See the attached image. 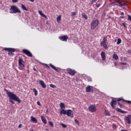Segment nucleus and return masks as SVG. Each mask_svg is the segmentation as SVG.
<instances>
[{
  "mask_svg": "<svg viewBox=\"0 0 131 131\" xmlns=\"http://www.w3.org/2000/svg\"><path fill=\"white\" fill-rule=\"evenodd\" d=\"M125 120H126V121L127 123H128V124H130V123H131V115H128V117H125Z\"/></svg>",
  "mask_w": 131,
  "mask_h": 131,
  "instance_id": "11",
  "label": "nucleus"
},
{
  "mask_svg": "<svg viewBox=\"0 0 131 131\" xmlns=\"http://www.w3.org/2000/svg\"><path fill=\"white\" fill-rule=\"evenodd\" d=\"M68 73L70 75L73 76L75 75V74L76 73V71L71 69H69L68 70Z\"/></svg>",
  "mask_w": 131,
  "mask_h": 131,
  "instance_id": "9",
  "label": "nucleus"
},
{
  "mask_svg": "<svg viewBox=\"0 0 131 131\" xmlns=\"http://www.w3.org/2000/svg\"><path fill=\"white\" fill-rule=\"evenodd\" d=\"M45 65L46 67H47V68H50V66H49L48 65V64L45 63Z\"/></svg>",
  "mask_w": 131,
  "mask_h": 131,
  "instance_id": "44",
  "label": "nucleus"
},
{
  "mask_svg": "<svg viewBox=\"0 0 131 131\" xmlns=\"http://www.w3.org/2000/svg\"><path fill=\"white\" fill-rule=\"evenodd\" d=\"M96 2H97V0H92L91 4L92 5H94V4H95V3H96Z\"/></svg>",
  "mask_w": 131,
  "mask_h": 131,
  "instance_id": "39",
  "label": "nucleus"
},
{
  "mask_svg": "<svg viewBox=\"0 0 131 131\" xmlns=\"http://www.w3.org/2000/svg\"><path fill=\"white\" fill-rule=\"evenodd\" d=\"M118 104L120 106V108H122V107H123V105H122V104H121V103H120V102H119L118 103Z\"/></svg>",
  "mask_w": 131,
  "mask_h": 131,
  "instance_id": "37",
  "label": "nucleus"
},
{
  "mask_svg": "<svg viewBox=\"0 0 131 131\" xmlns=\"http://www.w3.org/2000/svg\"><path fill=\"white\" fill-rule=\"evenodd\" d=\"M113 117H115V116H113Z\"/></svg>",
  "mask_w": 131,
  "mask_h": 131,
  "instance_id": "58",
  "label": "nucleus"
},
{
  "mask_svg": "<svg viewBox=\"0 0 131 131\" xmlns=\"http://www.w3.org/2000/svg\"><path fill=\"white\" fill-rule=\"evenodd\" d=\"M128 53H131V50H128Z\"/></svg>",
  "mask_w": 131,
  "mask_h": 131,
  "instance_id": "54",
  "label": "nucleus"
},
{
  "mask_svg": "<svg viewBox=\"0 0 131 131\" xmlns=\"http://www.w3.org/2000/svg\"><path fill=\"white\" fill-rule=\"evenodd\" d=\"M13 3H18V0H12Z\"/></svg>",
  "mask_w": 131,
  "mask_h": 131,
  "instance_id": "43",
  "label": "nucleus"
},
{
  "mask_svg": "<svg viewBox=\"0 0 131 131\" xmlns=\"http://www.w3.org/2000/svg\"><path fill=\"white\" fill-rule=\"evenodd\" d=\"M120 43H121V39L118 38L117 42V45H120Z\"/></svg>",
  "mask_w": 131,
  "mask_h": 131,
  "instance_id": "31",
  "label": "nucleus"
},
{
  "mask_svg": "<svg viewBox=\"0 0 131 131\" xmlns=\"http://www.w3.org/2000/svg\"><path fill=\"white\" fill-rule=\"evenodd\" d=\"M4 91L6 92L8 97L9 98V101L10 103H12V104H15V102H14V101H16L19 104L21 103V100L19 98V97L17 96L15 94L9 92L7 89H5ZM13 100L14 101H13Z\"/></svg>",
  "mask_w": 131,
  "mask_h": 131,
  "instance_id": "1",
  "label": "nucleus"
},
{
  "mask_svg": "<svg viewBox=\"0 0 131 131\" xmlns=\"http://www.w3.org/2000/svg\"><path fill=\"white\" fill-rule=\"evenodd\" d=\"M120 15H121V16H123V15H124V13H123V12H121V13H120Z\"/></svg>",
  "mask_w": 131,
  "mask_h": 131,
  "instance_id": "47",
  "label": "nucleus"
},
{
  "mask_svg": "<svg viewBox=\"0 0 131 131\" xmlns=\"http://www.w3.org/2000/svg\"><path fill=\"white\" fill-rule=\"evenodd\" d=\"M60 40H62V41H67V39H68V36L64 35L63 36H60L59 37Z\"/></svg>",
  "mask_w": 131,
  "mask_h": 131,
  "instance_id": "12",
  "label": "nucleus"
},
{
  "mask_svg": "<svg viewBox=\"0 0 131 131\" xmlns=\"http://www.w3.org/2000/svg\"><path fill=\"white\" fill-rule=\"evenodd\" d=\"M100 6H101V4L99 3L98 4H97L96 5V8H99L100 7Z\"/></svg>",
  "mask_w": 131,
  "mask_h": 131,
  "instance_id": "42",
  "label": "nucleus"
},
{
  "mask_svg": "<svg viewBox=\"0 0 131 131\" xmlns=\"http://www.w3.org/2000/svg\"><path fill=\"white\" fill-rule=\"evenodd\" d=\"M74 121L75 123H76V124H78V125H79V122L78 121V120H77V119H75Z\"/></svg>",
  "mask_w": 131,
  "mask_h": 131,
  "instance_id": "36",
  "label": "nucleus"
},
{
  "mask_svg": "<svg viewBox=\"0 0 131 131\" xmlns=\"http://www.w3.org/2000/svg\"><path fill=\"white\" fill-rule=\"evenodd\" d=\"M82 18H84V19L88 20V15L86 14H82Z\"/></svg>",
  "mask_w": 131,
  "mask_h": 131,
  "instance_id": "30",
  "label": "nucleus"
},
{
  "mask_svg": "<svg viewBox=\"0 0 131 131\" xmlns=\"http://www.w3.org/2000/svg\"><path fill=\"white\" fill-rule=\"evenodd\" d=\"M46 130H49V129L46 128Z\"/></svg>",
  "mask_w": 131,
  "mask_h": 131,
  "instance_id": "56",
  "label": "nucleus"
},
{
  "mask_svg": "<svg viewBox=\"0 0 131 131\" xmlns=\"http://www.w3.org/2000/svg\"><path fill=\"white\" fill-rule=\"evenodd\" d=\"M23 53L25 54V55H27L28 57H32V54H31V52H30L28 50L23 49Z\"/></svg>",
  "mask_w": 131,
  "mask_h": 131,
  "instance_id": "8",
  "label": "nucleus"
},
{
  "mask_svg": "<svg viewBox=\"0 0 131 131\" xmlns=\"http://www.w3.org/2000/svg\"><path fill=\"white\" fill-rule=\"evenodd\" d=\"M124 102H125L126 103H128V104H131V101L129 100H124Z\"/></svg>",
  "mask_w": 131,
  "mask_h": 131,
  "instance_id": "38",
  "label": "nucleus"
},
{
  "mask_svg": "<svg viewBox=\"0 0 131 131\" xmlns=\"http://www.w3.org/2000/svg\"><path fill=\"white\" fill-rule=\"evenodd\" d=\"M31 131H33V130H31Z\"/></svg>",
  "mask_w": 131,
  "mask_h": 131,
  "instance_id": "59",
  "label": "nucleus"
},
{
  "mask_svg": "<svg viewBox=\"0 0 131 131\" xmlns=\"http://www.w3.org/2000/svg\"><path fill=\"white\" fill-rule=\"evenodd\" d=\"M115 105H116V100H114L112 99V101L111 102V106H112L113 109L115 108Z\"/></svg>",
  "mask_w": 131,
  "mask_h": 131,
  "instance_id": "14",
  "label": "nucleus"
},
{
  "mask_svg": "<svg viewBox=\"0 0 131 131\" xmlns=\"http://www.w3.org/2000/svg\"><path fill=\"white\" fill-rule=\"evenodd\" d=\"M18 68L20 70H24L25 69V65L24 64V60L22 57H19L18 59Z\"/></svg>",
  "mask_w": 131,
  "mask_h": 131,
  "instance_id": "4",
  "label": "nucleus"
},
{
  "mask_svg": "<svg viewBox=\"0 0 131 131\" xmlns=\"http://www.w3.org/2000/svg\"><path fill=\"white\" fill-rule=\"evenodd\" d=\"M122 25H123V26H124V27L125 28V27H126L125 26L126 25V24H125V23H124L122 24Z\"/></svg>",
  "mask_w": 131,
  "mask_h": 131,
  "instance_id": "45",
  "label": "nucleus"
},
{
  "mask_svg": "<svg viewBox=\"0 0 131 131\" xmlns=\"http://www.w3.org/2000/svg\"><path fill=\"white\" fill-rule=\"evenodd\" d=\"M33 70L34 71H36V72H37V70H36V69L33 68Z\"/></svg>",
  "mask_w": 131,
  "mask_h": 131,
  "instance_id": "51",
  "label": "nucleus"
},
{
  "mask_svg": "<svg viewBox=\"0 0 131 131\" xmlns=\"http://www.w3.org/2000/svg\"><path fill=\"white\" fill-rule=\"evenodd\" d=\"M86 93H93L94 88L92 86H88L86 87Z\"/></svg>",
  "mask_w": 131,
  "mask_h": 131,
  "instance_id": "10",
  "label": "nucleus"
},
{
  "mask_svg": "<svg viewBox=\"0 0 131 131\" xmlns=\"http://www.w3.org/2000/svg\"><path fill=\"white\" fill-rule=\"evenodd\" d=\"M50 88H52V89H55L56 88V85L53 84H50Z\"/></svg>",
  "mask_w": 131,
  "mask_h": 131,
  "instance_id": "34",
  "label": "nucleus"
},
{
  "mask_svg": "<svg viewBox=\"0 0 131 131\" xmlns=\"http://www.w3.org/2000/svg\"><path fill=\"white\" fill-rule=\"evenodd\" d=\"M33 91L34 92L35 96H37V95L38 94V92H37V90H36V89H35V88H34L33 89Z\"/></svg>",
  "mask_w": 131,
  "mask_h": 131,
  "instance_id": "27",
  "label": "nucleus"
},
{
  "mask_svg": "<svg viewBox=\"0 0 131 131\" xmlns=\"http://www.w3.org/2000/svg\"><path fill=\"white\" fill-rule=\"evenodd\" d=\"M38 13H39V14L40 15V16H41V17H43L44 18H47V16H46V15H45V14H43V13H42V11H38Z\"/></svg>",
  "mask_w": 131,
  "mask_h": 131,
  "instance_id": "24",
  "label": "nucleus"
},
{
  "mask_svg": "<svg viewBox=\"0 0 131 131\" xmlns=\"http://www.w3.org/2000/svg\"><path fill=\"white\" fill-rule=\"evenodd\" d=\"M48 123L50 125V126H51V127H53V126H54V124L52 121H49Z\"/></svg>",
  "mask_w": 131,
  "mask_h": 131,
  "instance_id": "33",
  "label": "nucleus"
},
{
  "mask_svg": "<svg viewBox=\"0 0 131 131\" xmlns=\"http://www.w3.org/2000/svg\"><path fill=\"white\" fill-rule=\"evenodd\" d=\"M76 15V13L75 12H72V16H75Z\"/></svg>",
  "mask_w": 131,
  "mask_h": 131,
  "instance_id": "40",
  "label": "nucleus"
},
{
  "mask_svg": "<svg viewBox=\"0 0 131 131\" xmlns=\"http://www.w3.org/2000/svg\"><path fill=\"white\" fill-rule=\"evenodd\" d=\"M19 128H21L22 127V124H20L18 126Z\"/></svg>",
  "mask_w": 131,
  "mask_h": 131,
  "instance_id": "46",
  "label": "nucleus"
},
{
  "mask_svg": "<svg viewBox=\"0 0 131 131\" xmlns=\"http://www.w3.org/2000/svg\"><path fill=\"white\" fill-rule=\"evenodd\" d=\"M119 5L121 6V7H125V6H127V4L125 3H122L121 2H118Z\"/></svg>",
  "mask_w": 131,
  "mask_h": 131,
  "instance_id": "21",
  "label": "nucleus"
},
{
  "mask_svg": "<svg viewBox=\"0 0 131 131\" xmlns=\"http://www.w3.org/2000/svg\"><path fill=\"white\" fill-rule=\"evenodd\" d=\"M4 51H6L8 52V55L9 56H14V52H15V49L14 48H4Z\"/></svg>",
  "mask_w": 131,
  "mask_h": 131,
  "instance_id": "6",
  "label": "nucleus"
},
{
  "mask_svg": "<svg viewBox=\"0 0 131 131\" xmlns=\"http://www.w3.org/2000/svg\"><path fill=\"white\" fill-rule=\"evenodd\" d=\"M60 113L61 115H62V114H64V115H67L69 117H73V111L71 110H66L62 109L60 111Z\"/></svg>",
  "mask_w": 131,
  "mask_h": 131,
  "instance_id": "2",
  "label": "nucleus"
},
{
  "mask_svg": "<svg viewBox=\"0 0 131 131\" xmlns=\"http://www.w3.org/2000/svg\"><path fill=\"white\" fill-rule=\"evenodd\" d=\"M104 114L105 115H106V116H110L111 115L110 114V113H109V112H108V111H104Z\"/></svg>",
  "mask_w": 131,
  "mask_h": 131,
  "instance_id": "29",
  "label": "nucleus"
},
{
  "mask_svg": "<svg viewBox=\"0 0 131 131\" xmlns=\"http://www.w3.org/2000/svg\"><path fill=\"white\" fill-rule=\"evenodd\" d=\"M121 65H126V63L121 62Z\"/></svg>",
  "mask_w": 131,
  "mask_h": 131,
  "instance_id": "48",
  "label": "nucleus"
},
{
  "mask_svg": "<svg viewBox=\"0 0 131 131\" xmlns=\"http://www.w3.org/2000/svg\"><path fill=\"white\" fill-rule=\"evenodd\" d=\"M49 66H50V67L52 68V69H54V70H55L56 72H59V70H58V69H57L56 67L53 66V64H52L51 63L49 64Z\"/></svg>",
  "mask_w": 131,
  "mask_h": 131,
  "instance_id": "19",
  "label": "nucleus"
},
{
  "mask_svg": "<svg viewBox=\"0 0 131 131\" xmlns=\"http://www.w3.org/2000/svg\"><path fill=\"white\" fill-rule=\"evenodd\" d=\"M30 2H32V3H34V0H30Z\"/></svg>",
  "mask_w": 131,
  "mask_h": 131,
  "instance_id": "52",
  "label": "nucleus"
},
{
  "mask_svg": "<svg viewBox=\"0 0 131 131\" xmlns=\"http://www.w3.org/2000/svg\"><path fill=\"white\" fill-rule=\"evenodd\" d=\"M116 101H118V102H120V101H122V102H124V99H123L122 98H118V100H117Z\"/></svg>",
  "mask_w": 131,
  "mask_h": 131,
  "instance_id": "35",
  "label": "nucleus"
},
{
  "mask_svg": "<svg viewBox=\"0 0 131 131\" xmlns=\"http://www.w3.org/2000/svg\"><path fill=\"white\" fill-rule=\"evenodd\" d=\"M116 111H117V112H120V113H122L123 114H124V113H126V111H122L121 110V109L119 108H117L116 109Z\"/></svg>",
  "mask_w": 131,
  "mask_h": 131,
  "instance_id": "20",
  "label": "nucleus"
},
{
  "mask_svg": "<svg viewBox=\"0 0 131 131\" xmlns=\"http://www.w3.org/2000/svg\"><path fill=\"white\" fill-rule=\"evenodd\" d=\"M114 64H115V66H117V62H115Z\"/></svg>",
  "mask_w": 131,
  "mask_h": 131,
  "instance_id": "50",
  "label": "nucleus"
},
{
  "mask_svg": "<svg viewBox=\"0 0 131 131\" xmlns=\"http://www.w3.org/2000/svg\"><path fill=\"white\" fill-rule=\"evenodd\" d=\"M10 10V14H16L17 13L21 14V10L16 5L11 6Z\"/></svg>",
  "mask_w": 131,
  "mask_h": 131,
  "instance_id": "3",
  "label": "nucleus"
},
{
  "mask_svg": "<svg viewBox=\"0 0 131 131\" xmlns=\"http://www.w3.org/2000/svg\"><path fill=\"white\" fill-rule=\"evenodd\" d=\"M107 36H109L110 38L111 37V36H110V35H107Z\"/></svg>",
  "mask_w": 131,
  "mask_h": 131,
  "instance_id": "57",
  "label": "nucleus"
},
{
  "mask_svg": "<svg viewBox=\"0 0 131 131\" xmlns=\"http://www.w3.org/2000/svg\"><path fill=\"white\" fill-rule=\"evenodd\" d=\"M113 58L114 59V60H118L119 59V57H118V55L116 54H114L113 55Z\"/></svg>",
  "mask_w": 131,
  "mask_h": 131,
  "instance_id": "23",
  "label": "nucleus"
},
{
  "mask_svg": "<svg viewBox=\"0 0 131 131\" xmlns=\"http://www.w3.org/2000/svg\"><path fill=\"white\" fill-rule=\"evenodd\" d=\"M57 21L58 22V23H60V21H61V15H59L57 18Z\"/></svg>",
  "mask_w": 131,
  "mask_h": 131,
  "instance_id": "28",
  "label": "nucleus"
},
{
  "mask_svg": "<svg viewBox=\"0 0 131 131\" xmlns=\"http://www.w3.org/2000/svg\"><path fill=\"white\" fill-rule=\"evenodd\" d=\"M101 56L103 61H105L106 60V55L105 54V52H102L101 53Z\"/></svg>",
  "mask_w": 131,
  "mask_h": 131,
  "instance_id": "17",
  "label": "nucleus"
},
{
  "mask_svg": "<svg viewBox=\"0 0 131 131\" xmlns=\"http://www.w3.org/2000/svg\"><path fill=\"white\" fill-rule=\"evenodd\" d=\"M106 42H107V38H106L105 37H103L102 41L100 42V45H101V46H103L104 45V43H105Z\"/></svg>",
  "mask_w": 131,
  "mask_h": 131,
  "instance_id": "18",
  "label": "nucleus"
},
{
  "mask_svg": "<svg viewBox=\"0 0 131 131\" xmlns=\"http://www.w3.org/2000/svg\"><path fill=\"white\" fill-rule=\"evenodd\" d=\"M41 120L42 121V122L44 123V124H47V119H46L45 116H41Z\"/></svg>",
  "mask_w": 131,
  "mask_h": 131,
  "instance_id": "15",
  "label": "nucleus"
},
{
  "mask_svg": "<svg viewBox=\"0 0 131 131\" xmlns=\"http://www.w3.org/2000/svg\"><path fill=\"white\" fill-rule=\"evenodd\" d=\"M21 8L22 9V10H24V11H28V9L26 8V7L25 6V5L23 4H21Z\"/></svg>",
  "mask_w": 131,
  "mask_h": 131,
  "instance_id": "26",
  "label": "nucleus"
},
{
  "mask_svg": "<svg viewBox=\"0 0 131 131\" xmlns=\"http://www.w3.org/2000/svg\"><path fill=\"white\" fill-rule=\"evenodd\" d=\"M108 42H105L104 43L103 45V48L105 49V50H108Z\"/></svg>",
  "mask_w": 131,
  "mask_h": 131,
  "instance_id": "22",
  "label": "nucleus"
},
{
  "mask_svg": "<svg viewBox=\"0 0 131 131\" xmlns=\"http://www.w3.org/2000/svg\"><path fill=\"white\" fill-rule=\"evenodd\" d=\"M31 121H32L34 123H37V119L33 116L31 117Z\"/></svg>",
  "mask_w": 131,
  "mask_h": 131,
  "instance_id": "16",
  "label": "nucleus"
},
{
  "mask_svg": "<svg viewBox=\"0 0 131 131\" xmlns=\"http://www.w3.org/2000/svg\"><path fill=\"white\" fill-rule=\"evenodd\" d=\"M39 81L41 86H42L43 89H46V88H47V85H46V84L45 83V82L43 81L39 80Z\"/></svg>",
  "mask_w": 131,
  "mask_h": 131,
  "instance_id": "13",
  "label": "nucleus"
},
{
  "mask_svg": "<svg viewBox=\"0 0 131 131\" xmlns=\"http://www.w3.org/2000/svg\"><path fill=\"white\" fill-rule=\"evenodd\" d=\"M120 18H122L123 19V16H120Z\"/></svg>",
  "mask_w": 131,
  "mask_h": 131,
  "instance_id": "55",
  "label": "nucleus"
},
{
  "mask_svg": "<svg viewBox=\"0 0 131 131\" xmlns=\"http://www.w3.org/2000/svg\"><path fill=\"white\" fill-rule=\"evenodd\" d=\"M60 107L61 110L62 109H65L66 106H65V104H64V103L61 102L60 103Z\"/></svg>",
  "mask_w": 131,
  "mask_h": 131,
  "instance_id": "25",
  "label": "nucleus"
},
{
  "mask_svg": "<svg viewBox=\"0 0 131 131\" xmlns=\"http://www.w3.org/2000/svg\"><path fill=\"white\" fill-rule=\"evenodd\" d=\"M60 125H61V126H62V127L63 128H66V127H67V125H66L65 124L63 123H60Z\"/></svg>",
  "mask_w": 131,
  "mask_h": 131,
  "instance_id": "32",
  "label": "nucleus"
},
{
  "mask_svg": "<svg viewBox=\"0 0 131 131\" xmlns=\"http://www.w3.org/2000/svg\"><path fill=\"white\" fill-rule=\"evenodd\" d=\"M113 126L114 128H116V126L115 125V124H113Z\"/></svg>",
  "mask_w": 131,
  "mask_h": 131,
  "instance_id": "49",
  "label": "nucleus"
},
{
  "mask_svg": "<svg viewBox=\"0 0 131 131\" xmlns=\"http://www.w3.org/2000/svg\"><path fill=\"white\" fill-rule=\"evenodd\" d=\"M98 25H99V20L98 19L93 20L91 23V29L94 30V29H95V28H96Z\"/></svg>",
  "mask_w": 131,
  "mask_h": 131,
  "instance_id": "5",
  "label": "nucleus"
},
{
  "mask_svg": "<svg viewBox=\"0 0 131 131\" xmlns=\"http://www.w3.org/2000/svg\"><path fill=\"white\" fill-rule=\"evenodd\" d=\"M89 110L90 112H91V113H95V112L97 111V108L95 104H92L89 107Z\"/></svg>",
  "mask_w": 131,
  "mask_h": 131,
  "instance_id": "7",
  "label": "nucleus"
},
{
  "mask_svg": "<svg viewBox=\"0 0 131 131\" xmlns=\"http://www.w3.org/2000/svg\"><path fill=\"white\" fill-rule=\"evenodd\" d=\"M113 4H115V2H112L111 5H113Z\"/></svg>",
  "mask_w": 131,
  "mask_h": 131,
  "instance_id": "53",
  "label": "nucleus"
},
{
  "mask_svg": "<svg viewBox=\"0 0 131 131\" xmlns=\"http://www.w3.org/2000/svg\"><path fill=\"white\" fill-rule=\"evenodd\" d=\"M37 104L38 106H41V104H40V102L39 101L37 102Z\"/></svg>",
  "mask_w": 131,
  "mask_h": 131,
  "instance_id": "41",
  "label": "nucleus"
}]
</instances>
